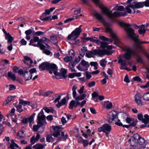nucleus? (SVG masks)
<instances>
[{"instance_id":"nucleus-1","label":"nucleus","mask_w":149,"mask_h":149,"mask_svg":"<svg viewBox=\"0 0 149 149\" xmlns=\"http://www.w3.org/2000/svg\"><path fill=\"white\" fill-rule=\"evenodd\" d=\"M122 49L123 51H125L126 53L120 55L118 58V63L120 64V68L121 70H126L130 71L132 70L127 68V63L125 59L129 60L130 59L132 55H135L134 52L132 49L124 45Z\"/></svg>"},{"instance_id":"nucleus-2","label":"nucleus","mask_w":149,"mask_h":149,"mask_svg":"<svg viewBox=\"0 0 149 149\" xmlns=\"http://www.w3.org/2000/svg\"><path fill=\"white\" fill-rule=\"evenodd\" d=\"M119 25L122 27H125V30L127 32L128 36L133 40L135 42H138L139 44H143L149 43V42L146 41H141L138 39L139 36H136L134 30L132 28L128 27L131 26L130 24L124 22H120L119 23Z\"/></svg>"},{"instance_id":"nucleus-3","label":"nucleus","mask_w":149,"mask_h":149,"mask_svg":"<svg viewBox=\"0 0 149 149\" xmlns=\"http://www.w3.org/2000/svg\"><path fill=\"white\" fill-rule=\"evenodd\" d=\"M102 12L110 19L117 18L120 17H124L127 15L126 12H120L116 11L112 13V11H110L108 8L104 6L101 8Z\"/></svg>"},{"instance_id":"nucleus-4","label":"nucleus","mask_w":149,"mask_h":149,"mask_svg":"<svg viewBox=\"0 0 149 149\" xmlns=\"http://www.w3.org/2000/svg\"><path fill=\"white\" fill-rule=\"evenodd\" d=\"M82 26V25H80L78 28H76L69 35L67 38L68 40L74 41L78 37L81 33L82 32V30L81 27Z\"/></svg>"},{"instance_id":"nucleus-5","label":"nucleus","mask_w":149,"mask_h":149,"mask_svg":"<svg viewBox=\"0 0 149 149\" xmlns=\"http://www.w3.org/2000/svg\"><path fill=\"white\" fill-rule=\"evenodd\" d=\"M105 32L106 33L109 32L110 33L111 37L114 40V44L116 45H121L122 46L121 48L124 45L121 42L120 40L117 37L116 34L113 33L112 29L109 27H107L106 29Z\"/></svg>"},{"instance_id":"nucleus-6","label":"nucleus","mask_w":149,"mask_h":149,"mask_svg":"<svg viewBox=\"0 0 149 149\" xmlns=\"http://www.w3.org/2000/svg\"><path fill=\"white\" fill-rule=\"evenodd\" d=\"M45 118L46 116L44 114L43 110H41L37 116L38 124L40 126H42L43 125L44 122L46 124V122L45 121Z\"/></svg>"},{"instance_id":"nucleus-7","label":"nucleus","mask_w":149,"mask_h":149,"mask_svg":"<svg viewBox=\"0 0 149 149\" xmlns=\"http://www.w3.org/2000/svg\"><path fill=\"white\" fill-rule=\"evenodd\" d=\"M89 66L88 63L82 60L81 63L77 67V68L79 70L84 71L87 70Z\"/></svg>"},{"instance_id":"nucleus-8","label":"nucleus","mask_w":149,"mask_h":149,"mask_svg":"<svg viewBox=\"0 0 149 149\" xmlns=\"http://www.w3.org/2000/svg\"><path fill=\"white\" fill-rule=\"evenodd\" d=\"M111 130V126L108 124H104L102 127L98 128V131L100 132L105 133L107 135H108Z\"/></svg>"},{"instance_id":"nucleus-9","label":"nucleus","mask_w":149,"mask_h":149,"mask_svg":"<svg viewBox=\"0 0 149 149\" xmlns=\"http://www.w3.org/2000/svg\"><path fill=\"white\" fill-rule=\"evenodd\" d=\"M49 68L48 70L50 74L54 73L56 75L58 76L59 73L58 72V67L56 64L54 63H49Z\"/></svg>"},{"instance_id":"nucleus-10","label":"nucleus","mask_w":149,"mask_h":149,"mask_svg":"<svg viewBox=\"0 0 149 149\" xmlns=\"http://www.w3.org/2000/svg\"><path fill=\"white\" fill-rule=\"evenodd\" d=\"M118 117L117 112L115 111L110 112L108 114V121L109 123H111L115 120Z\"/></svg>"},{"instance_id":"nucleus-11","label":"nucleus","mask_w":149,"mask_h":149,"mask_svg":"<svg viewBox=\"0 0 149 149\" xmlns=\"http://www.w3.org/2000/svg\"><path fill=\"white\" fill-rule=\"evenodd\" d=\"M52 128L54 131L53 136L55 137H57L60 134L62 131V128L60 126L53 125Z\"/></svg>"},{"instance_id":"nucleus-12","label":"nucleus","mask_w":149,"mask_h":149,"mask_svg":"<svg viewBox=\"0 0 149 149\" xmlns=\"http://www.w3.org/2000/svg\"><path fill=\"white\" fill-rule=\"evenodd\" d=\"M93 54L94 55H98L102 56L105 54H108L106 53V51L104 50L95 49L93 51Z\"/></svg>"},{"instance_id":"nucleus-13","label":"nucleus","mask_w":149,"mask_h":149,"mask_svg":"<svg viewBox=\"0 0 149 149\" xmlns=\"http://www.w3.org/2000/svg\"><path fill=\"white\" fill-rule=\"evenodd\" d=\"M141 98V95L139 93H137L134 96L135 101L136 102L138 105L140 107L143 105Z\"/></svg>"},{"instance_id":"nucleus-14","label":"nucleus","mask_w":149,"mask_h":149,"mask_svg":"<svg viewBox=\"0 0 149 149\" xmlns=\"http://www.w3.org/2000/svg\"><path fill=\"white\" fill-rule=\"evenodd\" d=\"M69 100V95L67 94L66 97L63 98L60 102H58V104H56L57 107H60L61 106L67 103L68 100Z\"/></svg>"},{"instance_id":"nucleus-15","label":"nucleus","mask_w":149,"mask_h":149,"mask_svg":"<svg viewBox=\"0 0 149 149\" xmlns=\"http://www.w3.org/2000/svg\"><path fill=\"white\" fill-rule=\"evenodd\" d=\"M49 63L47 62L42 63L39 66L40 70V71H43L45 70H48Z\"/></svg>"},{"instance_id":"nucleus-16","label":"nucleus","mask_w":149,"mask_h":149,"mask_svg":"<svg viewBox=\"0 0 149 149\" xmlns=\"http://www.w3.org/2000/svg\"><path fill=\"white\" fill-rule=\"evenodd\" d=\"M133 5L132 6V7L135 8H142L144 6V3L143 2H133L132 3Z\"/></svg>"},{"instance_id":"nucleus-17","label":"nucleus","mask_w":149,"mask_h":149,"mask_svg":"<svg viewBox=\"0 0 149 149\" xmlns=\"http://www.w3.org/2000/svg\"><path fill=\"white\" fill-rule=\"evenodd\" d=\"M10 142L11 143H10L9 149H17L16 148H18V149H20V147L15 142L13 139H11Z\"/></svg>"},{"instance_id":"nucleus-18","label":"nucleus","mask_w":149,"mask_h":149,"mask_svg":"<svg viewBox=\"0 0 149 149\" xmlns=\"http://www.w3.org/2000/svg\"><path fill=\"white\" fill-rule=\"evenodd\" d=\"M113 8L112 9V10H116L119 11H122L123 10L124 8L123 6H119L118 4H114L113 5Z\"/></svg>"},{"instance_id":"nucleus-19","label":"nucleus","mask_w":149,"mask_h":149,"mask_svg":"<svg viewBox=\"0 0 149 149\" xmlns=\"http://www.w3.org/2000/svg\"><path fill=\"white\" fill-rule=\"evenodd\" d=\"M40 137V135L37 134L36 137L35 136H33L31 139L30 142L31 145L34 144L35 142L38 141Z\"/></svg>"},{"instance_id":"nucleus-20","label":"nucleus","mask_w":149,"mask_h":149,"mask_svg":"<svg viewBox=\"0 0 149 149\" xmlns=\"http://www.w3.org/2000/svg\"><path fill=\"white\" fill-rule=\"evenodd\" d=\"M80 103L79 102H76L74 100H72L70 102L69 105V108L70 109H72L73 107L77 106Z\"/></svg>"},{"instance_id":"nucleus-21","label":"nucleus","mask_w":149,"mask_h":149,"mask_svg":"<svg viewBox=\"0 0 149 149\" xmlns=\"http://www.w3.org/2000/svg\"><path fill=\"white\" fill-rule=\"evenodd\" d=\"M23 62L26 64H32L33 63V60L29 57L26 56H24Z\"/></svg>"},{"instance_id":"nucleus-22","label":"nucleus","mask_w":149,"mask_h":149,"mask_svg":"<svg viewBox=\"0 0 149 149\" xmlns=\"http://www.w3.org/2000/svg\"><path fill=\"white\" fill-rule=\"evenodd\" d=\"M146 31V29L145 28V25H142L141 26L138 31L140 34L142 35L143 36H144Z\"/></svg>"},{"instance_id":"nucleus-23","label":"nucleus","mask_w":149,"mask_h":149,"mask_svg":"<svg viewBox=\"0 0 149 149\" xmlns=\"http://www.w3.org/2000/svg\"><path fill=\"white\" fill-rule=\"evenodd\" d=\"M140 137V136L139 134L136 133L134 135L133 137L131 138L130 140L132 141L134 143H136L138 141Z\"/></svg>"},{"instance_id":"nucleus-24","label":"nucleus","mask_w":149,"mask_h":149,"mask_svg":"<svg viewBox=\"0 0 149 149\" xmlns=\"http://www.w3.org/2000/svg\"><path fill=\"white\" fill-rule=\"evenodd\" d=\"M37 71L36 70V69L35 68H33L32 69H31L29 70V76H28V78H27V80H29L31 79L32 77L33 76V74L34 73L36 72Z\"/></svg>"},{"instance_id":"nucleus-25","label":"nucleus","mask_w":149,"mask_h":149,"mask_svg":"<svg viewBox=\"0 0 149 149\" xmlns=\"http://www.w3.org/2000/svg\"><path fill=\"white\" fill-rule=\"evenodd\" d=\"M86 95L85 94H83L81 95H79L78 96H76L74 98L77 102H78L80 100H82L84 99L86 97Z\"/></svg>"},{"instance_id":"nucleus-26","label":"nucleus","mask_w":149,"mask_h":149,"mask_svg":"<svg viewBox=\"0 0 149 149\" xmlns=\"http://www.w3.org/2000/svg\"><path fill=\"white\" fill-rule=\"evenodd\" d=\"M94 16L100 21L103 22L104 21V18L102 15L99 13H95Z\"/></svg>"},{"instance_id":"nucleus-27","label":"nucleus","mask_w":149,"mask_h":149,"mask_svg":"<svg viewBox=\"0 0 149 149\" xmlns=\"http://www.w3.org/2000/svg\"><path fill=\"white\" fill-rule=\"evenodd\" d=\"M132 5H133L132 3L128 5L125 8V9H126L127 13H132V10L131 8L134 9V8L132 7Z\"/></svg>"},{"instance_id":"nucleus-28","label":"nucleus","mask_w":149,"mask_h":149,"mask_svg":"<svg viewBox=\"0 0 149 149\" xmlns=\"http://www.w3.org/2000/svg\"><path fill=\"white\" fill-rule=\"evenodd\" d=\"M77 89V86L75 85H74L72 88V95L74 98L77 96V93L76 90Z\"/></svg>"},{"instance_id":"nucleus-29","label":"nucleus","mask_w":149,"mask_h":149,"mask_svg":"<svg viewBox=\"0 0 149 149\" xmlns=\"http://www.w3.org/2000/svg\"><path fill=\"white\" fill-rule=\"evenodd\" d=\"M25 136L24 132L22 131H20L18 132L17 134L18 138L22 139Z\"/></svg>"},{"instance_id":"nucleus-30","label":"nucleus","mask_w":149,"mask_h":149,"mask_svg":"<svg viewBox=\"0 0 149 149\" xmlns=\"http://www.w3.org/2000/svg\"><path fill=\"white\" fill-rule=\"evenodd\" d=\"M5 38L8 40V42L9 43H11L13 40V38L9 34L6 35Z\"/></svg>"},{"instance_id":"nucleus-31","label":"nucleus","mask_w":149,"mask_h":149,"mask_svg":"<svg viewBox=\"0 0 149 149\" xmlns=\"http://www.w3.org/2000/svg\"><path fill=\"white\" fill-rule=\"evenodd\" d=\"M74 66L73 62H71L69 63V67L72 72H76V71L74 68Z\"/></svg>"},{"instance_id":"nucleus-32","label":"nucleus","mask_w":149,"mask_h":149,"mask_svg":"<svg viewBox=\"0 0 149 149\" xmlns=\"http://www.w3.org/2000/svg\"><path fill=\"white\" fill-rule=\"evenodd\" d=\"M8 76L13 81L16 80V77L15 75L13 74L11 72H9L8 73Z\"/></svg>"},{"instance_id":"nucleus-33","label":"nucleus","mask_w":149,"mask_h":149,"mask_svg":"<svg viewBox=\"0 0 149 149\" xmlns=\"http://www.w3.org/2000/svg\"><path fill=\"white\" fill-rule=\"evenodd\" d=\"M90 41L93 42H95L97 44H99L100 42V40L95 37L92 38H90Z\"/></svg>"},{"instance_id":"nucleus-34","label":"nucleus","mask_w":149,"mask_h":149,"mask_svg":"<svg viewBox=\"0 0 149 149\" xmlns=\"http://www.w3.org/2000/svg\"><path fill=\"white\" fill-rule=\"evenodd\" d=\"M107 62L106 61L105 59L103 58L100 61V64L101 66L104 67L106 66V64Z\"/></svg>"},{"instance_id":"nucleus-35","label":"nucleus","mask_w":149,"mask_h":149,"mask_svg":"<svg viewBox=\"0 0 149 149\" xmlns=\"http://www.w3.org/2000/svg\"><path fill=\"white\" fill-rule=\"evenodd\" d=\"M50 39L53 43L55 44L57 43V39L56 36L55 35H53L51 36Z\"/></svg>"},{"instance_id":"nucleus-36","label":"nucleus","mask_w":149,"mask_h":149,"mask_svg":"<svg viewBox=\"0 0 149 149\" xmlns=\"http://www.w3.org/2000/svg\"><path fill=\"white\" fill-rule=\"evenodd\" d=\"M144 118L143 120V123H144L149 122V116L146 114L144 115Z\"/></svg>"},{"instance_id":"nucleus-37","label":"nucleus","mask_w":149,"mask_h":149,"mask_svg":"<svg viewBox=\"0 0 149 149\" xmlns=\"http://www.w3.org/2000/svg\"><path fill=\"white\" fill-rule=\"evenodd\" d=\"M47 141L50 142L53 141V139L51 134L48 135L46 137Z\"/></svg>"},{"instance_id":"nucleus-38","label":"nucleus","mask_w":149,"mask_h":149,"mask_svg":"<svg viewBox=\"0 0 149 149\" xmlns=\"http://www.w3.org/2000/svg\"><path fill=\"white\" fill-rule=\"evenodd\" d=\"M90 64L91 66L94 67V69L96 70L97 68L98 64L97 62H91L90 63Z\"/></svg>"},{"instance_id":"nucleus-39","label":"nucleus","mask_w":149,"mask_h":149,"mask_svg":"<svg viewBox=\"0 0 149 149\" xmlns=\"http://www.w3.org/2000/svg\"><path fill=\"white\" fill-rule=\"evenodd\" d=\"M20 104H22L25 106L26 105H29L30 102L27 101H24L23 100H20V101L19 103Z\"/></svg>"},{"instance_id":"nucleus-40","label":"nucleus","mask_w":149,"mask_h":149,"mask_svg":"<svg viewBox=\"0 0 149 149\" xmlns=\"http://www.w3.org/2000/svg\"><path fill=\"white\" fill-rule=\"evenodd\" d=\"M17 111L21 113L23 111V109H22V106L21 104L19 103V104L16 107Z\"/></svg>"},{"instance_id":"nucleus-41","label":"nucleus","mask_w":149,"mask_h":149,"mask_svg":"<svg viewBox=\"0 0 149 149\" xmlns=\"http://www.w3.org/2000/svg\"><path fill=\"white\" fill-rule=\"evenodd\" d=\"M60 134L61 137L63 139H67L68 137V134H65V133L64 132H61V133Z\"/></svg>"},{"instance_id":"nucleus-42","label":"nucleus","mask_w":149,"mask_h":149,"mask_svg":"<svg viewBox=\"0 0 149 149\" xmlns=\"http://www.w3.org/2000/svg\"><path fill=\"white\" fill-rule=\"evenodd\" d=\"M15 108H13L12 109L11 112H10V113L6 115V117H9L10 116L11 117H12L11 116L13 115L15 112Z\"/></svg>"},{"instance_id":"nucleus-43","label":"nucleus","mask_w":149,"mask_h":149,"mask_svg":"<svg viewBox=\"0 0 149 149\" xmlns=\"http://www.w3.org/2000/svg\"><path fill=\"white\" fill-rule=\"evenodd\" d=\"M72 58V56H68L64 58L63 60L64 61L66 62H68L71 61Z\"/></svg>"},{"instance_id":"nucleus-44","label":"nucleus","mask_w":149,"mask_h":149,"mask_svg":"<svg viewBox=\"0 0 149 149\" xmlns=\"http://www.w3.org/2000/svg\"><path fill=\"white\" fill-rule=\"evenodd\" d=\"M137 141H138V142H139V143L140 145H141L143 144L144 143L145 140L143 138L141 137H140L139 139V140Z\"/></svg>"},{"instance_id":"nucleus-45","label":"nucleus","mask_w":149,"mask_h":149,"mask_svg":"<svg viewBox=\"0 0 149 149\" xmlns=\"http://www.w3.org/2000/svg\"><path fill=\"white\" fill-rule=\"evenodd\" d=\"M95 82L94 81H92L87 84V86L89 87H91L95 86Z\"/></svg>"},{"instance_id":"nucleus-46","label":"nucleus","mask_w":149,"mask_h":149,"mask_svg":"<svg viewBox=\"0 0 149 149\" xmlns=\"http://www.w3.org/2000/svg\"><path fill=\"white\" fill-rule=\"evenodd\" d=\"M143 99L145 100L148 101L149 100V93L145 94L143 96Z\"/></svg>"},{"instance_id":"nucleus-47","label":"nucleus","mask_w":149,"mask_h":149,"mask_svg":"<svg viewBox=\"0 0 149 149\" xmlns=\"http://www.w3.org/2000/svg\"><path fill=\"white\" fill-rule=\"evenodd\" d=\"M56 97H57L55 100L54 101V102L55 103H56L57 102H59V100H60L61 98V96L60 95H58L57 94L55 95H54Z\"/></svg>"},{"instance_id":"nucleus-48","label":"nucleus","mask_w":149,"mask_h":149,"mask_svg":"<svg viewBox=\"0 0 149 149\" xmlns=\"http://www.w3.org/2000/svg\"><path fill=\"white\" fill-rule=\"evenodd\" d=\"M141 44H138V45L136 44V48L137 49H140V50H144V47L141 45Z\"/></svg>"},{"instance_id":"nucleus-49","label":"nucleus","mask_w":149,"mask_h":149,"mask_svg":"<svg viewBox=\"0 0 149 149\" xmlns=\"http://www.w3.org/2000/svg\"><path fill=\"white\" fill-rule=\"evenodd\" d=\"M15 97L14 96H10L8 97L6 101L7 103H9L10 102L13 100Z\"/></svg>"},{"instance_id":"nucleus-50","label":"nucleus","mask_w":149,"mask_h":149,"mask_svg":"<svg viewBox=\"0 0 149 149\" xmlns=\"http://www.w3.org/2000/svg\"><path fill=\"white\" fill-rule=\"evenodd\" d=\"M67 70L65 69H62L61 70V73L62 75L65 77L66 74L67 72Z\"/></svg>"},{"instance_id":"nucleus-51","label":"nucleus","mask_w":149,"mask_h":149,"mask_svg":"<svg viewBox=\"0 0 149 149\" xmlns=\"http://www.w3.org/2000/svg\"><path fill=\"white\" fill-rule=\"evenodd\" d=\"M101 47L103 48H105L107 47V43L106 42H102L101 43Z\"/></svg>"},{"instance_id":"nucleus-52","label":"nucleus","mask_w":149,"mask_h":149,"mask_svg":"<svg viewBox=\"0 0 149 149\" xmlns=\"http://www.w3.org/2000/svg\"><path fill=\"white\" fill-rule=\"evenodd\" d=\"M28 72L27 71H25L24 72V76L25 77V80H27V78H28Z\"/></svg>"},{"instance_id":"nucleus-53","label":"nucleus","mask_w":149,"mask_h":149,"mask_svg":"<svg viewBox=\"0 0 149 149\" xmlns=\"http://www.w3.org/2000/svg\"><path fill=\"white\" fill-rule=\"evenodd\" d=\"M138 118L140 120H142L143 122V120L144 119V118H143V116L142 114L140 113L138 114Z\"/></svg>"},{"instance_id":"nucleus-54","label":"nucleus","mask_w":149,"mask_h":149,"mask_svg":"<svg viewBox=\"0 0 149 149\" xmlns=\"http://www.w3.org/2000/svg\"><path fill=\"white\" fill-rule=\"evenodd\" d=\"M86 78L88 79H90L92 77L91 73L88 72H86Z\"/></svg>"},{"instance_id":"nucleus-55","label":"nucleus","mask_w":149,"mask_h":149,"mask_svg":"<svg viewBox=\"0 0 149 149\" xmlns=\"http://www.w3.org/2000/svg\"><path fill=\"white\" fill-rule=\"evenodd\" d=\"M44 33V32L41 31H38L36 32L35 33V34L37 36H40V35H43Z\"/></svg>"},{"instance_id":"nucleus-56","label":"nucleus","mask_w":149,"mask_h":149,"mask_svg":"<svg viewBox=\"0 0 149 149\" xmlns=\"http://www.w3.org/2000/svg\"><path fill=\"white\" fill-rule=\"evenodd\" d=\"M41 126H40L38 124V125H34L33 126V130L34 131H37V130H38L39 128Z\"/></svg>"},{"instance_id":"nucleus-57","label":"nucleus","mask_w":149,"mask_h":149,"mask_svg":"<svg viewBox=\"0 0 149 149\" xmlns=\"http://www.w3.org/2000/svg\"><path fill=\"white\" fill-rule=\"evenodd\" d=\"M100 39L103 40H109V38H107L103 36H100L99 37Z\"/></svg>"},{"instance_id":"nucleus-58","label":"nucleus","mask_w":149,"mask_h":149,"mask_svg":"<svg viewBox=\"0 0 149 149\" xmlns=\"http://www.w3.org/2000/svg\"><path fill=\"white\" fill-rule=\"evenodd\" d=\"M9 90L11 91L13 90H15L16 88V87L14 85L12 84H10L9 86Z\"/></svg>"},{"instance_id":"nucleus-59","label":"nucleus","mask_w":149,"mask_h":149,"mask_svg":"<svg viewBox=\"0 0 149 149\" xmlns=\"http://www.w3.org/2000/svg\"><path fill=\"white\" fill-rule=\"evenodd\" d=\"M20 42L21 43V45H26V41L24 39H22L20 41Z\"/></svg>"},{"instance_id":"nucleus-60","label":"nucleus","mask_w":149,"mask_h":149,"mask_svg":"<svg viewBox=\"0 0 149 149\" xmlns=\"http://www.w3.org/2000/svg\"><path fill=\"white\" fill-rule=\"evenodd\" d=\"M81 60V58L79 56H78L77 57H76L75 58L74 62L76 63H78Z\"/></svg>"},{"instance_id":"nucleus-61","label":"nucleus","mask_w":149,"mask_h":149,"mask_svg":"<svg viewBox=\"0 0 149 149\" xmlns=\"http://www.w3.org/2000/svg\"><path fill=\"white\" fill-rule=\"evenodd\" d=\"M115 121H116L115 123V124L117 125H118L119 126H122L123 125V124L120 122V120L118 119L117 121L116 120Z\"/></svg>"},{"instance_id":"nucleus-62","label":"nucleus","mask_w":149,"mask_h":149,"mask_svg":"<svg viewBox=\"0 0 149 149\" xmlns=\"http://www.w3.org/2000/svg\"><path fill=\"white\" fill-rule=\"evenodd\" d=\"M43 53L47 55H50L51 54V52L49 50L45 49L43 51Z\"/></svg>"},{"instance_id":"nucleus-63","label":"nucleus","mask_w":149,"mask_h":149,"mask_svg":"<svg viewBox=\"0 0 149 149\" xmlns=\"http://www.w3.org/2000/svg\"><path fill=\"white\" fill-rule=\"evenodd\" d=\"M84 146L86 147L88 144V140H84L82 142Z\"/></svg>"},{"instance_id":"nucleus-64","label":"nucleus","mask_w":149,"mask_h":149,"mask_svg":"<svg viewBox=\"0 0 149 149\" xmlns=\"http://www.w3.org/2000/svg\"><path fill=\"white\" fill-rule=\"evenodd\" d=\"M143 3L145 6L149 7V0H146L145 1L143 2Z\"/></svg>"}]
</instances>
